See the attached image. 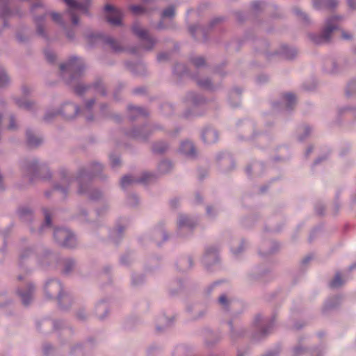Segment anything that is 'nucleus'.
Here are the masks:
<instances>
[{
	"instance_id": "f257e3e1",
	"label": "nucleus",
	"mask_w": 356,
	"mask_h": 356,
	"mask_svg": "<svg viewBox=\"0 0 356 356\" xmlns=\"http://www.w3.org/2000/svg\"><path fill=\"white\" fill-rule=\"evenodd\" d=\"M341 18L338 17L328 19L326 22L325 26L322 34L318 36H312L311 39L316 44H321L330 41L332 34L339 29Z\"/></svg>"
},
{
	"instance_id": "f03ea898",
	"label": "nucleus",
	"mask_w": 356,
	"mask_h": 356,
	"mask_svg": "<svg viewBox=\"0 0 356 356\" xmlns=\"http://www.w3.org/2000/svg\"><path fill=\"white\" fill-rule=\"evenodd\" d=\"M54 236L57 242L62 246L72 248L76 245L74 236L66 229H56Z\"/></svg>"
},
{
	"instance_id": "7ed1b4c3",
	"label": "nucleus",
	"mask_w": 356,
	"mask_h": 356,
	"mask_svg": "<svg viewBox=\"0 0 356 356\" xmlns=\"http://www.w3.org/2000/svg\"><path fill=\"white\" fill-rule=\"evenodd\" d=\"M60 68L62 72H68L72 74V78H75L76 76L80 75L83 68V64L81 59L73 57L71 58L67 63L61 64Z\"/></svg>"
},
{
	"instance_id": "20e7f679",
	"label": "nucleus",
	"mask_w": 356,
	"mask_h": 356,
	"mask_svg": "<svg viewBox=\"0 0 356 356\" xmlns=\"http://www.w3.org/2000/svg\"><path fill=\"white\" fill-rule=\"evenodd\" d=\"M68 6V13L71 16L72 23L76 25L79 22L78 14L86 13L88 5L86 3H78L75 0H63Z\"/></svg>"
},
{
	"instance_id": "39448f33",
	"label": "nucleus",
	"mask_w": 356,
	"mask_h": 356,
	"mask_svg": "<svg viewBox=\"0 0 356 356\" xmlns=\"http://www.w3.org/2000/svg\"><path fill=\"white\" fill-rule=\"evenodd\" d=\"M104 11L106 17L110 24L114 26L121 24L122 14L120 10L114 8L111 5L107 4L105 6Z\"/></svg>"
},
{
	"instance_id": "423d86ee",
	"label": "nucleus",
	"mask_w": 356,
	"mask_h": 356,
	"mask_svg": "<svg viewBox=\"0 0 356 356\" xmlns=\"http://www.w3.org/2000/svg\"><path fill=\"white\" fill-rule=\"evenodd\" d=\"M133 32L140 39L145 40V48L147 49H151L155 42L153 39L148 36L147 31L145 29H141L138 24H135L132 27Z\"/></svg>"
},
{
	"instance_id": "0eeeda50",
	"label": "nucleus",
	"mask_w": 356,
	"mask_h": 356,
	"mask_svg": "<svg viewBox=\"0 0 356 356\" xmlns=\"http://www.w3.org/2000/svg\"><path fill=\"white\" fill-rule=\"evenodd\" d=\"M61 284L59 282L56 280H51L47 282L45 286V293L49 297L52 298L54 296H58V297L61 298Z\"/></svg>"
},
{
	"instance_id": "6e6552de",
	"label": "nucleus",
	"mask_w": 356,
	"mask_h": 356,
	"mask_svg": "<svg viewBox=\"0 0 356 356\" xmlns=\"http://www.w3.org/2000/svg\"><path fill=\"white\" fill-rule=\"evenodd\" d=\"M218 138V136L217 132L212 129H205L202 134V138L207 143H215L217 141Z\"/></svg>"
},
{
	"instance_id": "1a4fd4ad",
	"label": "nucleus",
	"mask_w": 356,
	"mask_h": 356,
	"mask_svg": "<svg viewBox=\"0 0 356 356\" xmlns=\"http://www.w3.org/2000/svg\"><path fill=\"white\" fill-rule=\"evenodd\" d=\"M313 4L316 8L325 6L328 8H332L337 5V1L336 0H313Z\"/></svg>"
},
{
	"instance_id": "9d476101",
	"label": "nucleus",
	"mask_w": 356,
	"mask_h": 356,
	"mask_svg": "<svg viewBox=\"0 0 356 356\" xmlns=\"http://www.w3.org/2000/svg\"><path fill=\"white\" fill-rule=\"evenodd\" d=\"M33 292V287L30 284L28 286V289L26 293H23L19 291H18L19 296H20L24 305H27L29 304L31 300Z\"/></svg>"
},
{
	"instance_id": "9b49d317",
	"label": "nucleus",
	"mask_w": 356,
	"mask_h": 356,
	"mask_svg": "<svg viewBox=\"0 0 356 356\" xmlns=\"http://www.w3.org/2000/svg\"><path fill=\"white\" fill-rule=\"evenodd\" d=\"M180 151L188 156H193L195 154L193 145L190 141L183 142L180 147Z\"/></svg>"
},
{
	"instance_id": "f8f14e48",
	"label": "nucleus",
	"mask_w": 356,
	"mask_h": 356,
	"mask_svg": "<svg viewBox=\"0 0 356 356\" xmlns=\"http://www.w3.org/2000/svg\"><path fill=\"white\" fill-rule=\"evenodd\" d=\"M195 225L194 221L188 216H181L178 221V226L181 229L184 227L192 228Z\"/></svg>"
},
{
	"instance_id": "ddd939ff",
	"label": "nucleus",
	"mask_w": 356,
	"mask_h": 356,
	"mask_svg": "<svg viewBox=\"0 0 356 356\" xmlns=\"http://www.w3.org/2000/svg\"><path fill=\"white\" fill-rule=\"evenodd\" d=\"M27 143L29 146L34 147L37 146L41 143L40 138L35 137L31 131H27Z\"/></svg>"
},
{
	"instance_id": "4468645a",
	"label": "nucleus",
	"mask_w": 356,
	"mask_h": 356,
	"mask_svg": "<svg viewBox=\"0 0 356 356\" xmlns=\"http://www.w3.org/2000/svg\"><path fill=\"white\" fill-rule=\"evenodd\" d=\"M343 282L344 281L342 280L341 275L337 273L334 279L330 282V286L331 288H337L341 286Z\"/></svg>"
},
{
	"instance_id": "2eb2a0df",
	"label": "nucleus",
	"mask_w": 356,
	"mask_h": 356,
	"mask_svg": "<svg viewBox=\"0 0 356 356\" xmlns=\"http://www.w3.org/2000/svg\"><path fill=\"white\" fill-rule=\"evenodd\" d=\"M284 98L286 102V106L289 108H291L296 103V97L291 93L286 94Z\"/></svg>"
},
{
	"instance_id": "dca6fc26",
	"label": "nucleus",
	"mask_w": 356,
	"mask_h": 356,
	"mask_svg": "<svg viewBox=\"0 0 356 356\" xmlns=\"http://www.w3.org/2000/svg\"><path fill=\"white\" fill-rule=\"evenodd\" d=\"M175 14V8L173 6H170L165 9L162 13V19L164 18H171L174 17Z\"/></svg>"
},
{
	"instance_id": "f3484780",
	"label": "nucleus",
	"mask_w": 356,
	"mask_h": 356,
	"mask_svg": "<svg viewBox=\"0 0 356 356\" xmlns=\"http://www.w3.org/2000/svg\"><path fill=\"white\" fill-rule=\"evenodd\" d=\"M9 81V79L3 69L0 68V87L6 86Z\"/></svg>"
},
{
	"instance_id": "a211bd4d",
	"label": "nucleus",
	"mask_w": 356,
	"mask_h": 356,
	"mask_svg": "<svg viewBox=\"0 0 356 356\" xmlns=\"http://www.w3.org/2000/svg\"><path fill=\"white\" fill-rule=\"evenodd\" d=\"M134 181V179L131 176H124L121 179V186L122 187L124 188L129 184L133 183Z\"/></svg>"
},
{
	"instance_id": "6ab92c4d",
	"label": "nucleus",
	"mask_w": 356,
	"mask_h": 356,
	"mask_svg": "<svg viewBox=\"0 0 356 356\" xmlns=\"http://www.w3.org/2000/svg\"><path fill=\"white\" fill-rule=\"evenodd\" d=\"M44 19V17H36L35 18V23L37 24V31L39 34L42 35L43 34V30L41 27V23Z\"/></svg>"
},
{
	"instance_id": "aec40b11",
	"label": "nucleus",
	"mask_w": 356,
	"mask_h": 356,
	"mask_svg": "<svg viewBox=\"0 0 356 356\" xmlns=\"http://www.w3.org/2000/svg\"><path fill=\"white\" fill-rule=\"evenodd\" d=\"M171 163L168 161H164L160 163L159 168L162 172H165L171 168Z\"/></svg>"
},
{
	"instance_id": "412c9836",
	"label": "nucleus",
	"mask_w": 356,
	"mask_h": 356,
	"mask_svg": "<svg viewBox=\"0 0 356 356\" xmlns=\"http://www.w3.org/2000/svg\"><path fill=\"white\" fill-rule=\"evenodd\" d=\"M130 10L136 15L145 13L144 8L140 6H132L130 7Z\"/></svg>"
},
{
	"instance_id": "4be33fe9",
	"label": "nucleus",
	"mask_w": 356,
	"mask_h": 356,
	"mask_svg": "<svg viewBox=\"0 0 356 356\" xmlns=\"http://www.w3.org/2000/svg\"><path fill=\"white\" fill-rule=\"evenodd\" d=\"M107 43L109 44L111 47L115 51H119L120 49L117 42L111 38L107 40Z\"/></svg>"
},
{
	"instance_id": "5701e85b",
	"label": "nucleus",
	"mask_w": 356,
	"mask_h": 356,
	"mask_svg": "<svg viewBox=\"0 0 356 356\" xmlns=\"http://www.w3.org/2000/svg\"><path fill=\"white\" fill-rule=\"evenodd\" d=\"M152 177L153 175L150 173H144L139 181L144 184L147 183Z\"/></svg>"
},
{
	"instance_id": "b1692460",
	"label": "nucleus",
	"mask_w": 356,
	"mask_h": 356,
	"mask_svg": "<svg viewBox=\"0 0 356 356\" xmlns=\"http://www.w3.org/2000/svg\"><path fill=\"white\" fill-rule=\"evenodd\" d=\"M51 15L52 19L55 22L59 23V24H62V17H61V15L59 13H51Z\"/></svg>"
},
{
	"instance_id": "393cba45",
	"label": "nucleus",
	"mask_w": 356,
	"mask_h": 356,
	"mask_svg": "<svg viewBox=\"0 0 356 356\" xmlns=\"http://www.w3.org/2000/svg\"><path fill=\"white\" fill-rule=\"evenodd\" d=\"M44 54L46 56V58L49 62H54L55 60L56 56L53 52H51L49 51H45Z\"/></svg>"
},
{
	"instance_id": "a878e982",
	"label": "nucleus",
	"mask_w": 356,
	"mask_h": 356,
	"mask_svg": "<svg viewBox=\"0 0 356 356\" xmlns=\"http://www.w3.org/2000/svg\"><path fill=\"white\" fill-rule=\"evenodd\" d=\"M193 64L197 66V67H200L202 65H203L204 64V60L203 58L202 57H197V58H195L193 60Z\"/></svg>"
},
{
	"instance_id": "bb28decb",
	"label": "nucleus",
	"mask_w": 356,
	"mask_h": 356,
	"mask_svg": "<svg viewBox=\"0 0 356 356\" xmlns=\"http://www.w3.org/2000/svg\"><path fill=\"white\" fill-rule=\"evenodd\" d=\"M110 161L113 168L118 166L120 164V159L118 157L111 156L110 157Z\"/></svg>"
},
{
	"instance_id": "cd10ccee",
	"label": "nucleus",
	"mask_w": 356,
	"mask_h": 356,
	"mask_svg": "<svg viewBox=\"0 0 356 356\" xmlns=\"http://www.w3.org/2000/svg\"><path fill=\"white\" fill-rule=\"evenodd\" d=\"M17 103L19 105V106L24 107L25 108H30L31 106V104L29 102H23L17 101Z\"/></svg>"
},
{
	"instance_id": "c85d7f7f",
	"label": "nucleus",
	"mask_w": 356,
	"mask_h": 356,
	"mask_svg": "<svg viewBox=\"0 0 356 356\" xmlns=\"http://www.w3.org/2000/svg\"><path fill=\"white\" fill-rule=\"evenodd\" d=\"M219 302L222 305L226 306L228 303V300L225 295H222L219 298Z\"/></svg>"
},
{
	"instance_id": "c756f323",
	"label": "nucleus",
	"mask_w": 356,
	"mask_h": 356,
	"mask_svg": "<svg viewBox=\"0 0 356 356\" xmlns=\"http://www.w3.org/2000/svg\"><path fill=\"white\" fill-rule=\"evenodd\" d=\"M166 149V147L165 145H162V147H159L158 145H155L154 146V151L156 152H163Z\"/></svg>"
},
{
	"instance_id": "7c9ffc66",
	"label": "nucleus",
	"mask_w": 356,
	"mask_h": 356,
	"mask_svg": "<svg viewBox=\"0 0 356 356\" xmlns=\"http://www.w3.org/2000/svg\"><path fill=\"white\" fill-rule=\"evenodd\" d=\"M198 84L206 88H209L211 85L210 81L209 80H206L204 81H199Z\"/></svg>"
},
{
	"instance_id": "2f4dec72",
	"label": "nucleus",
	"mask_w": 356,
	"mask_h": 356,
	"mask_svg": "<svg viewBox=\"0 0 356 356\" xmlns=\"http://www.w3.org/2000/svg\"><path fill=\"white\" fill-rule=\"evenodd\" d=\"M65 108H66V110H72V111H74L76 113H77V112H78V108L75 105H73V104L66 105Z\"/></svg>"
},
{
	"instance_id": "473e14b6",
	"label": "nucleus",
	"mask_w": 356,
	"mask_h": 356,
	"mask_svg": "<svg viewBox=\"0 0 356 356\" xmlns=\"http://www.w3.org/2000/svg\"><path fill=\"white\" fill-rule=\"evenodd\" d=\"M85 90H86V88L84 87L79 86V85L76 86V88L74 89L76 93H77L79 95L82 94Z\"/></svg>"
},
{
	"instance_id": "72a5a7b5",
	"label": "nucleus",
	"mask_w": 356,
	"mask_h": 356,
	"mask_svg": "<svg viewBox=\"0 0 356 356\" xmlns=\"http://www.w3.org/2000/svg\"><path fill=\"white\" fill-rule=\"evenodd\" d=\"M44 215H45V225L47 226H50L51 223L50 216L47 212L44 213Z\"/></svg>"
},
{
	"instance_id": "f704fd0d",
	"label": "nucleus",
	"mask_w": 356,
	"mask_h": 356,
	"mask_svg": "<svg viewBox=\"0 0 356 356\" xmlns=\"http://www.w3.org/2000/svg\"><path fill=\"white\" fill-rule=\"evenodd\" d=\"M341 32V38L344 40H350L352 38V35L350 33H347L343 31Z\"/></svg>"
},
{
	"instance_id": "c9c22d12",
	"label": "nucleus",
	"mask_w": 356,
	"mask_h": 356,
	"mask_svg": "<svg viewBox=\"0 0 356 356\" xmlns=\"http://www.w3.org/2000/svg\"><path fill=\"white\" fill-rule=\"evenodd\" d=\"M15 128V120L13 118H10V124L8 126L9 129H14Z\"/></svg>"
},
{
	"instance_id": "e433bc0d",
	"label": "nucleus",
	"mask_w": 356,
	"mask_h": 356,
	"mask_svg": "<svg viewBox=\"0 0 356 356\" xmlns=\"http://www.w3.org/2000/svg\"><path fill=\"white\" fill-rule=\"evenodd\" d=\"M294 11L297 15H301L303 17V19H306V15L302 13L299 9L296 8Z\"/></svg>"
},
{
	"instance_id": "4c0bfd02",
	"label": "nucleus",
	"mask_w": 356,
	"mask_h": 356,
	"mask_svg": "<svg viewBox=\"0 0 356 356\" xmlns=\"http://www.w3.org/2000/svg\"><path fill=\"white\" fill-rule=\"evenodd\" d=\"M347 1H348V6H349L350 8H353V9L356 8V5H355V4L353 3V0H347Z\"/></svg>"
},
{
	"instance_id": "58836bf2",
	"label": "nucleus",
	"mask_w": 356,
	"mask_h": 356,
	"mask_svg": "<svg viewBox=\"0 0 356 356\" xmlns=\"http://www.w3.org/2000/svg\"><path fill=\"white\" fill-rule=\"evenodd\" d=\"M93 104H94V101L93 100H91V101L88 102L87 103V105H86L87 108L90 109L92 106Z\"/></svg>"
},
{
	"instance_id": "ea45409f",
	"label": "nucleus",
	"mask_w": 356,
	"mask_h": 356,
	"mask_svg": "<svg viewBox=\"0 0 356 356\" xmlns=\"http://www.w3.org/2000/svg\"><path fill=\"white\" fill-rule=\"evenodd\" d=\"M0 23H3L4 25L5 24V18L3 16H0Z\"/></svg>"
},
{
	"instance_id": "a19ab883",
	"label": "nucleus",
	"mask_w": 356,
	"mask_h": 356,
	"mask_svg": "<svg viewBox=\"0 0 356 356\" xmlns=\"http://www.w3.org/2000/svg\"><path fill=\"white\" fill-rule=\"evenodd\" d=\"M95 166H96L97 170H102V165L100 164H99V163H96Z\"/></svg>"
},
{
	"instance_id": "79ce46f5",
	"label": "nucleus",
	"mask_w": 356,
	"mask_h": 356,
	"mask_svg": "<svg viewBox=\"0 0 356 356\" xmlns=\"http://www.w3.org/2000/svg\"><path fill=\"white\" fill-rule=\"evenodd\" d=\"M38 7H39L38 6H33V8H32V12L35 13Z\"/></svg>"
},
{
	"instance_id": "37998d69",
	"label": "nucleus",
	"mask_w": 356,
	"mask_h": 356,
	"mask_svg": "<svg viewBox=\"0 0 356 356\" xmlns=\"http://www.w3.org/2000/svg\"><path fill=\"white\" fill-rule=\"evenodd\" d=\"M40 9H41V10H42V11L40 12V13H41V14H44V8H42V6H40Z\"/></svg>"
},
{
	"instance_id": "c03bdc74",
	"label": "nucleus",
	"mask_w": 356,
	"mask_h": 356,
	"mask_svg": "<svg viewBox=\"0 0 356 356\" xmlns=\"http://www.w3.org/2000/svg\"><path fill=\"white\" fill-rule=\"evenodd\" d=\"M138 112H142V109L140 108H135Z\"/></svg>"
},
{
	"instance_id": "a18cd8bd",
	"label": "nucleus",
	"mask_w": 356,
	"mask_h": 356,
	"mask_svg": "<svg viewBox=\"0 0 356 356\" xmlns=\"http://www.w3.org/2000/svg\"><path fill=\"white\" fill-rule=\"evenodd\" d=\"M25 257V254H23L22 256H21V259L22 260L24 259V257Z\"/></svg>"
},
{
	"instance_id": "49530a36",
	"label": "nucleus",
	"mask_w": 356,
	"mask_h": 356,
	"mask_svg": "<svg viewBox=\"0 0 356 356\" xmlns=\"http://www.w3.org/2000/svg\"><path fill=\"white\" fill-rule=\"evenodd\" d=\"M207 213H210V208L209 207L207 208Z\"/></svg>"
},
{
	"instance_id": "de8ad7c7",
	"label": "nucleus",
	"mask_w": 356,
	"mask_h": 356,
	"mask_svg": "<svg viewBox=\"0 0 356 356\" xmlns=\"http://www.w3.org/2000/svg\"><path fill=\"white\" fill-rule=\"evenodd\" d=\"M259 319H260V317H257L256 321H259Z\"/></svg>"
},
{
	"instance_id": "09e8293b",
	"label": "nucleus",
	"mask_w": 356,
	"mask_h": 356,
	"mask_svg": "<svg viewBox=\"0 0 356 356\" xmlns=\"http://www.w3.org/2000/svg\"><path fill=\"white\" fill-rule=\"evenodd\" d=\"M254 6L255 7H256V6H257V3H256V2H255V3H254Z\"/></svg>"
},
{
	"instance_id": "8fccbe9b",
	"label": "nucleus",
	"mask_w": 356,
	"mask_h": 356,
	"mask_svg": "<svg viewBox=\"0 0 356 356\" xmlns=\"http://www.w3.org/2000/svg\"><path fill=\"white\" fill-rule=\"evenodd\" d=\"M159 28H162L161 24H159Z\"/></svg>"
},
{
	"instance_id": "3c124183",
	"label": "nucleus",
	"mask_w": 356,
	"mask_h": 356,
	"mask_svg": "<svg viewBox=\"0 0 356 356\" xmlns=\"http://www.w3.org/2000/svg\"><path fill=\"white\" fill-rule=\"evenodd\" d=\"M103 307L104 308H105V305H99V307Z\"/></svg>"
},
{
	"instance_id": "603ef678",
	"label": "nucleus",
	"mask_w": 356,
	"mask_h": 356,
	"mask_svg": "<svg viewBox=\"0 0 356 356\" xmlns=\"http://www.w3.org/2000/svg\"><path fill=\"white\" fill-rule=\"evenodd\" d=\"M307 260H308L307 259H305V261H304V262H305V263H306V262L307 261Z\"/></svg>"
},
{
	"instance_id": "864d4df0",
	"label": "nucleus",
	"mask_w": 356,
	"mask_h": 356,
	"mask_svg": "<svg viewBox=\"0 0 356 356\" xmlns=\"http://www.w3.org/2000/svg\"><path fill=\"white\" fill-rule=\"evenodd\" d=\"M18 279H19V280H22L21 276H19V277H18Z\"/></svg>"
},
{
	"instance_id": "5fc2aeb1",
	"label": "nucleus",
	"mask_w": 356,
	"mask_h": 356,
	"mask_svg": "<svg viewBox=\"0 0 356 356\" xmlns=\"http://www.w3.org/2000/svg\"><path fill=\"white\" fill-rule=\"evenodd\" d=\"M210 254V253H209V250H207V254Z\"/></svg>"
}]
</instances>
